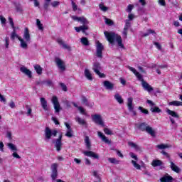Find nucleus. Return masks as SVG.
Here are the masks:
<instances>
[{"label": "nucleus", "instance_id": "1", "mask_svg": "<svg viewBox=\"0 0 182 182\" xmlns=\"http://www.w3.org/2000/svg\"><path fill=\"white\" fill-rule=\"evenodd\" d=\"M9 21L11 28H13L11 39L12 41H15V38H17L20 41L21 48H22L23 49H28V43H31V33H29V29L28 28H25L23 35V38H21V37H19V36H18V34H16V29L15 28L14 19L11 17H9Z\"/></svg>", "mask_w": 182, "mask_h": 182}, {"label": "nucleus", "instance_id": "2", "mask_svg": "<svg viewBox=\"0 0 182 182\" xmlns=\"http://www.w3.org/2000/svg\"><path fill=\"white\" fill-rule=\"evenodd\" d=\"M105 36L108 41L111 45H113L114 43V41H117L118 46L119 48H124V46L123 45L122 36H119L118 34H116L114 32H108L105 31L104 32Z\"/></svg>", "mask_w": 182, "mask_h": 182}, {"label": "nucleus", "instance_id": "3", "mask_svg": "<svg viewBox=\"0 0 182 182\" xmlns=\"http://www.w3.org/2000/svg\"><path fill=\"white\" fill-rule=\"evenodd\" d=\"M135 126L137 129L140 130L141 132H146L148 134H151L152 136H154L156 135L154 130H153V128L149 126V124H147V123L146 122L136 124Z\"/></svg>", "mask_w": 182, "mask_h": 182}, {"label": "nucleus", "instance_id": "4", "mask_svg": "<svg viewBox=\"0 0 182 182\" xmlns=\"http://www.w3.org/2000/svg\"><path fill=\"white\" fill-rule=\"evenodd\" d=\"M58 134V130L54 129L52 130L49 127H46L45 130H44V140L46 141H48V140H50L52 139V136H53L54 137H56Z\"/></svg>", "mask_w": 182, "mask_h": 182}, {"label": "nucleus", "instance_id": "5", "mask_svg": "<svg viewBox=\"0 0 182 182\" xmlns=\"http://www.w3.org/2000/svg\"><path fill=\"white\" fill-rule=\"evenodd\" d=\"M92 122H95L96 124L101 126L102 127H105V122H103V119L100 114H95L92 115Z\"/></svg>", "mask_w": 182, "mask_h": 182}, {"label": "nucleus", "instance_id": "6", "mask_svg": "<svg viewBox=\"0 0 182 182\" xmlns=\"http://www.w3.org/2000/svg\"><path fill=\"white\" fill-rule=\"evenodd\" d=\"M129 156L132 159H134V160H132L131 163L133 164L134 167L136 168V170H140L141 168V166L140 164H137V161H139V158L137 157V155H136L133 152L129 153Z\"/></svg>", "mask_w": 182, "mask_h": 182}, {"label": "nucleus", "instance_id": "7", "mask_svg": "<svg viewBox=\"0 0 182 182\" xmlns=\"http://www.w3.org/2000/svg\"><path fill=\"white\" fill-rule=\"evenodd\" d=\"M102 70V66H100V63H94L92 70H94L95 73L100 76V77H105V74L100 73Z\"/></svg>", "mask_w": 182, "mask_h": 182}, {"label": "nucleus", "instance_id": "8", "mask_svg": "<svg viewBox=\"0 0 182 182\" xmlns=\"http://www.w3.org/2000/svg\"><path fill=\"white\" fill-rule=\"evenodd\" d=\"M55 62L57 67L58 69H60V70H61V72H65V70H66V65L62 59H60L59 57H55Z\"/></svg>", "mask_w": 182, "mask_h": 182}, {"label": "nucleus", "instance_id": "9", "mask_svg": "<svg viewBox=\"0 0 182 182\" xmlns=\"http://www.w3.org/2000/svg\"><path fill=\"white\" fill-rule=\"evenodd\" d=\"M103 49H105V46L100 41H97L96 43V52L97 58L103 57Z\"/></svg>", "mask_w": 182, "mask_h": 182}, {"label": "nucleus", "instance_id": "10", "mask_svg": "<svg viewBox=\"0 0 182 182\" xmlns=\"http://www.w3.org/2000/svg\"><path fill=\"white\" fill-rule=\"evenodd\" d=\"M51 102L54 106V110L55 113H59L60 112V104H59V100H58V97L53 96Z\"/></svg>", "mask_w": 182, "mask_h": 182}, {"label": "nucleus", "instance_id": "11", "mask_svg": "<svg viewBox=\"0 0 182 182\" xmlns=\"http://www.w3.org/2000/svg\"><path fill=\"white\" fill-rule=\"evenodd\" d=\"M51 178L53 181L56 180L58 178V164L55 163L51 165Z\"/></svg>", "mask_w": 182, "mask_h": 182}, {"label": "nucleus", "instance_id": "12", "mask_svg": "<svg viewBox=\"0 0 182 182\" xmlns=\"http://www.w3.org/2000/svg\"><path fill=\"white\" fill-rule=\"evenodd\" d=\"M139 82H141L142 87L145 90H146V92H149V93H150V92H153L154 90L153 87H151V85H150L147 82H146L143 77L139 80Z\"/></svg>", "mask_w": 182, "mask_h": 182}, {"label": "nucleus", "instance_id": "13", "mask_svg": "<svg viewBox=\"0 0 182 182\" xmlns=\"http://www.w3.org/2000/svg\"><path fill=\"white\" fill-rule=\"evenodd\" d=\"M127 107L129 112H132L134 116H136L137 113L134 111V107H133V98L129 97L127 99Z\"/></svg>", "mask_w": 182, "mask_h": 182}, {"label": "nucleus", "instance_id": "14", "mask_svg": "<svg viewBox=\"0 0 182 182\" xmlns=\"http://www.w3.org/2000/svg\"><path fill=\"white\" fill-rule=\"evenodd\" d=\"M83 154L87 156V157H92V159L99 160V155L92 151H84Z\"/></svg>", "mask_w": 182, "mask_h": 182}, {"label": "nucleus", "instance_id": "15", "mask_svg": "<svg viewBox=\"0 0 182 182\" xmlns=\"http://www.w3.org/2000/svg\"><path fill=\"white\" fill-rule=\"evenodd\" d=\"M72 19H73V21H77V22H81L82 25H87L89 23V21L85 17H77L75 16H73Z\"/></svg>", "mask_w": 182, "mask_h": 182}, {"label": "nucleus", "instance_id": "16", "mask_svg": "<svg viewBox=\"0 0 182 182\" xmlns=\"http://www.w3.org/2000/svg\"><path fill=\"white\" fill-rule=\"evenodd\" d=\"M56 42L58 43V45H60V46H62L63 48V49H67V50H72V48L70 47V46L65 43L63 42V40H62L61 38H58L56 40Z\"/></svg>", "mask_w": 182, "mask_h": 182}, {"label": "nucleus", "instance_id": "17", "mask_svg": "<svg viewBox=\"0 0 182 182\" xmlns=\"http://www.w3.org/2000/svg\"><path fill=\"white\" fill-rule=\"evenodd\" d=\"M55 147L57 151H60L62 149V134H60L58 139L55 140Z\"/></svg>", "mask_w": 182, "mask_h": 182}, {"label": "nucleus", "instance_id": "18", "mask_svg": "<svg viewBox=\"0 0 182 182\" xmlns=\"http://www.w3.org/2000/svg\"><path fill=\"white\" fill-rule=\"evenodd\" d=\"M170 168L172 170V171H174V173H177L178 174L179 173H181V168L178 167L174 162L172 161H170Z\"/></svg>", "mask_w": 182, "mask_h": 182}, {"label": "nucleus", "instance_id": "19", "mask_svg": "<svg viewBox=\"0 0 182 182\" xmlns=\"http://www.w3.org/2000/svg\"><path fill=\"white\" fill-rule=\"evenodd\" d=\"M20 71L22 72V73H24V75H26V76H28V77H29L30 79L32 78V71L29 69H27L26 67H21Z\"/></svg>", "mask_w": 182, "mask_h": 182}, {"label": "nucleus", "instance_id": "20", "mask_svg": "<svg viewBox=\"0 0 182 182\" xmlns=\"http://www.w3.org/2000/svg\"><path fill=\"white\" fill-rule=\"evenodd\" d=\"M103 85L107 90H113V89H114V84L110 82V81H104Z\"/></svg>", "mask_w": 182, "mask_h": 182}, {"label": "nucleus", "instance_id": "21", "mask_svg": "<svg viewBox=\"0 0 182 182\" xmlns=\"http://www.w3.org/2000/svg\"><path fill=\"white\" fill-rule=\"evenodd\" d=\"M40 102L41 104V107L46 112H48L49 110V107H48V101L44 97H41L40 99Z\"/></svg>", "mask_w": 182, "mask_h": 182}, {"label": "nucleus", "instance_id": "22", "mask_svg": "<svg viewBox=\"0 0 182 182\" xmlns=\"http://www.w3.org/2000/svg\"><path fill=\"white\" fill-rule=\"evenodd\" d=\"M75 122H77L78 124H80L81 126H85V127L87 128V122H86L84 119H82L80 117H76Z\"/></svg>", "mask_w": 182, "mask_h": 182}, {"label": "nucleus", "instance_id": "23", "mask_svg": "<svg viewBox=\"0 0 182 182\" xmlns=\"http://www.w3.org/2000/svg\"><path fill=\"white\" fill-rule=\"evenodd\" d=\"M128 69H129V70H131V72L134 73L135 76H136L138 80H140L141 79H142L143 75H141L139 72H137V70L134 68L128 67Z\"/></svg>", "mask_w": 182, "mask_h": 182}, {"label": "nucleus", "instance_id": "24", "mask_svg": "<svg viewBox=\"0 0 182 182\" xmlns=\"http://www.w3.org/2000/svg\"><path fill=\"white\" fill-rule=\"evenodd\" d=\"M82 102L85 105V106H87V107H90V109H92V107H93L95 105L93 102H90L87 100V98H86V97H82Z\"/></svg>", "mask_w": 182, "mask_h": 182}, {"label": "nucleus", "instance_id": "25", "mask_svg": "<svg viewBox=\"0 0 182 182\" xmlns=\"http://www.w3.org/2000/svg\"><path fill=\"white\" fill-rule=\"evenodd\" d=\"M97 134H98L99 138L101 139L102 140V141H104V143L110 144V141H109V139H107V137H106V136H105V134H103V133L98 132Z\"/></svg>", "mask_w": 182, "mask_h": 182}, {"label": "nucleus", "instance_id": "26", "mask_svg": "<svg viewBox=\"0 0 182 182\" xmlns=\"http://www.w3.org/2000/svg\"><path fill=\"white\" fill-rule=\"evenodd\" d=\"M166 113H168V114H169V116H172V117H175L176 119H180V116L178 115V114H177V112L168 109H166Z\"/></svg>", "mask_w": 182, "mask_h": 182}, {"label": "nucleus", "instance_id": "27", "mask_svg": "<svg viewBox=\"0 0 182 182\" xmlns=\"http://www.w3.org/2000/svg\"><path fill=\"white\" fill-rule=\"evenodd\" d=\"M128 145L130 147H132L133 149H134L136 150V151H141V148L140 146H139V145L134 144V142L129 141Z\"/></svg>", "mask_w": 182, "mask_h": 182}, {"label": "nucleus", "instance_id": "28", "mask_svg": "<svg viewBox=\"0 0 182 182\" xmlns=\"http://www.w3.org/2000/svg\"><path fill=\"white\" fill-rule=\"evenodd\" d=\"M114 97L115 100H117V102L119 103V105H123V103H124V101L123 100V98L122 97V95H120V94L116 93Z\"/></svg>", "mask_w": 182, "mask_h": 182}, {"label": "nucleus", "instance_id": "29", "mask_svg": "<svg viewBox=\"0 0 182 182\" xmlns=\"http://www.w3.org/2000/svg\"><path fill=\"white\" fill-rule=\"evenodd\" d=\"M87 29H89V26H86V24H84L83 26H80L79 27H75V30L76 31V32H81L82 31H87Z\"/></svg>", "mask_w": 182, "mask_h": 182}, {"label": "nucleus", "instance_id": "30", "mask_svg": "<svg viewBox=\"0 0 182 182\" xmlns=\"http://www.w3.org/2000/svg\"><path fill=\"white\" fill-rule=\"evenodd\" d=\"M85 143L87 150H90V149H92V144L90 143V139H89L88 136H85Z\"/></svg>", "mask_w": 182, "mask_h": 182}, {"label": "nucleus", "instance_id": "31", "mask_svg": "<svg viewBox=\"0 0 182 182\" xmlns=\"http://www.w3.org/2000/svg\"><path fill=\"white\" fill-rule=\"evenodd\" d=\"M151 166H153V167H159L160 166H163V161L160 160H153L151 162Z\"/></svg>", "mask_w": 182, "mask_h": 182}, {"label": "nucleus", "instance_id": "32", "mask_svg": "<svg viewBox=\"0 0 182 182\" xmlns=\"http://www.w3.org/2000/svg\"><path fill=\"white\" fill-rule=\"evenodd\" d=\"M170 147H171V145L164 144H161L156 146V148L159 149V150H164L166 149H170Z\"/></svg>", "mask_w": 182, "mask_h": 182}, {"label": "nucleus", "instance_id": "33", "mask_svg": "<svg viewBox=\"0 0 182 182\" xmlns=\"http://www.w3.org/2000/svg\"><path fill=\"white\" fill-rule=\"evenodd\" d=\"M33 68L38 75H42V70H43V69L41 65L36 64L33 65Z\"/></svg>", "mask_w": 182, "mask_h": 182}, {"label": "nucleus", "instance_id": "34", "mask_svg": "<svg viewBox=\"0 0 182 182\" xmlns=\"http://www.w3.org/2000/svg\"><path fill=\"white\" fill-rule=\"evenodd\" d=\"M85 76L87 77L88 80H93V77H92V73H90V71L89 70L85 69Z\"/></svg>", "mask_w": 182, "mask_h": 182}, {"label": "nucleus", "instance_id": "35", "mask_svg": "<svg viewBox=\"0 0 182 182\" xmlns=\"http://www.w3.org/2000/svg\"><path fill=\"white\" fill-rule=\"evenodd\" d=\"M80 42L82 45H84V46H89V40H87V38H81Z\"/></svg>", "mask_w": 182, "mask_h": 182}, {"label": "nucleus", "instance_id": "36", "mask_svg": "<svg viewBox=\"0 0 182 182\" xmlns=\"http://www.w3.org/2000/svg\"><path fill=\"white\" fill-rule=\"evenodd\" d=\"M99 8L102 12H107L109 11V7L105 6L103 3L99 4Z\"/></svg>", "mask_w": 182, "mask_h": 182}, {"label": "nucleus", "instance_id": "37", "mask_svg": "<svg viewBox=\"0 0 182 182\" xmlns=\"http://www.w3.org/2000/svg\"><path fill=\"white\" fill-rule=\"evenodd\" d=\"M108 161L112 164H119L120 161L116 159L115 158H108Z\"/></svg>", "mask_w": 182, "mask_h": 182}, {"label": "nucleus", "instance_id": "38", "mask_svg": "<svg viewBox=\"0 0 182 182\" xmlns=\"http://www.w3.org/2000/svg\"><path fill=\"white\" fill-rule=\"evenodd\" d=\"M36 25L39 31H43V24L41 23V20L36 19Z\"/></svg>", "mask_w": 182, "mask_h": 182}, {"label": "nucleus", "instance_id": "39", "mask_svg": "<svg viewBox=\"0 0 182 182\" xmlns=\"http://www.w3.org/2000/svg\"><path fill=\"white\" fill-rule=\"evenodd\" d=\"M8 147L10 149V150H12V151H18V149L16 148V146L12 143L8 144Z\"/></svg>", "mask_w": 182, "mask_h": 182}, {"label": "nucleus", "instance_id": "40", "mask_svg": "<svg viewBox=\"0 0 182 182\" xmlns=\"http://www.w3.org/2000/svg\"><path fill=\"white\" fill-rule=\"evenodd\" d=\"M169 106H181V102L180 101H172L168 103Z\"/></svg>", "mask_w": 182, "mask_h": 182}, {"label": "nucleus", "instance_id": "41", "mask_svg": "<svg viewBox=\"0 0 182 182\" xmlns=\"http://www.w3.org/2000/svg\"><path fill=\"white\" fill-rule=\"evenodd\" d=\"M146 103H148V105H149L150 109H154L157 107V106H156V104L150 100H147Z\"/></svg>", "mask_w": 182, "mask_h": 182}, {"label": "nucleus", "instance_id": "42", "mask_svg": "<svg viewBox=\"0 0 182 182\" xmlns=\"http://www.w3.org/2000/svg\"><path fill=\"white\" fill-rule=\"evenodd\" d=\"M169 120L171 123V124L173 125L174 129H177V127H178V125L177 124V123L176 122V121L174 120V119H173V117H169Z\"/></svg>", "mask_w": 182, "mask_h": 182}, {"label": "nucleus", "instance_id": "43", "mask_svg": "<svg viewBox=\"0 0 182 182\" xmlns=\"http://www.w3.org/2000/svg\"><path fill=\"white\" fill-rule=\"evenodd\" d=\"M67 137H73V130L72 129H67V132L65 134Z\"/></svg>", "mask_w": 182, "mask_h": 182}, {"label": "nucleus", "instance_id": "44", "mask_svg": "<svg viewBox=\"0 0 182 182\" xmlns=\"http://www.w3.org/2000/svg\"><path fill=\"white\" fill-rule=\"evenodd\" d=\"M150 110L152 113H161V109L159 107H156L154 109H150Z\"/></svg>", "mask_w": 182, "mask_h": 182}, {"label": "nucleus", "instance_id": "45", "mask_svg": "<svg viewBox=\"0 0 182 182\" xmlns=\"http://www.w3.org/2000/svg\"><path fill=\"white\" fill-rule=\"evenodd\" d=\"M105 23L107 25H109V26H112V25H114V23L113 22V21H112L107 18H105Z\"/></svg>", "mask_w": 182, "mask_h": 182}, {"label": "nucleus", "instance_id": "46", "mask_svg": "<svg viewBox=\"0 0 182 182\" xmlns=\"http://www.w3.org/2000/svg\"><path fill=\"white\" fill-rule=\"evenodd\" d=\"M151 33L156 34V31H154V30H152V29H149L147 31V33H144L143 36H144V37L149 36V35H150Z\"/></svg>", "mask_w": 182, "mask_h": 182}, {"label": "nucleus", "instance_id": "47", "mask_svg": "<svg viewBox=\"0 0 182 182\" xmlns=\"http://www.w3.org/2000/svg\"><path fill=\"white\" fill-rule=\"evenodd\" d=\"M104 132L105 133V134H107L109 136L113 135V132L112 130L109 129V128H105Z\"/></svg>", "mask_w": 182, "mask_h": 182}, {"label": "nucleus", "instance_id": "48", "mask_svg": "<svg viewBox=\"0 0 182 182\" xmlns=\"http://www.w3.org/2000/svg\"><path fill=\"white\" fill-rule=\"evenodd\" d=\"M139 110L141 112V113H144V114H149V110L143 108L142 107H139Z\"/></svg>", "mask_w": 182, "mask_h": 182}, {"label": "nucleus", "instance_id": "49", "mask_svg": "<svg viewBox=\"0 0 182 182\" xmlns=\"http://www.w3.org/2000/svg\"><path fill=\"white\" fill-rule=\"evenodd\" d=\"M50 5L52 6L53 8H56V6H59V5H60V2L58 1H54L50 3Z\"/></svg>", "mask_w": 182, "mask_h": 182}, {"label": "nucleus", "instance_id": "50", "mask_svg": "<svg viewBox=\"0 0 182 182\" xmlns=\"http://www.w3.org/2000/svg\"><path fill=\"white\" fill-rule=\"evenodd\" d=\"M60 86L62 87L63 92H68V87L63 82L59 83Z\"/></svg>", "mask_w": 182, "mask_h": 182}, {"label": "nucleus", "instance_id": "51", "mask_svg": "<svg viewBox=\"0 0 182 182\" xmlns=\"http://www.w3.org/2000/svg\"><path fill=\"white\" fill-rule=\"evenodd\" d=\"M133 8H134V6H133L132 4H129L127 6V9H126L127 12L130 14V12H132V11L133 10Z\"/></svg>", "mask_w": 182, "mask_h": 182}, {"label": "nucleus", "instance_id": "52", "mask_svg": "<svg viewBox=\"0 0 182 182\" xmlns=\"http://www.w3.org/2000/svg\"><path fill=\"white\" fill-rule=\"evenodd\" d=\"M71 4L73 6V10L74 12H76V10L77 9V5H76V3L73 2V0H71Z\"/></svg>", "mask_w": 182, "mask_h": 182}, {"label": "nucleus", "instance_id": "53", "mask_svg": "<svg viewBox=\"0 0 182 182\" xmlns=\"http://www.w3.org/2000/svg\"><path fill=\"white\" fill-rule=\"evenodd\" d=\"M16 9L18 12H22V11H23V9H22V6H21V4H16Z\"/></svg>", "mask_w": 182, "mask_h": 182}, {"label": "nucleus", "instance_id": "54", "mask_svg": "<svg viewBox=\"0 0 182 182\" xmlns=\"http://www.w3.org/2000/svg\"><path fill=\"white\" fill-rule=\"evenodd\" d=\"M127 31H129V28H124V30L122 31L123 36L124 38H125V39L127 38Z\"/></svg>", "mask_w": 182, "mask_h": 182}, {"label": "nucleus", "instance_id": "55", "mask_svg": "<svg viewBox=\"0 0 182 182\" xmlns=\"http://www.w3.org/2000/svg\"><path fill=\"white\" fill-rule=\"evenodd\" d=\"M49 5H50V1H46L44 3L43 8L44 9H46V11H48V9L49 8Z\"/></svg>", "mask_w": 182, "mask_h": 182}, {"label": "nucleus", "instance_id": "56", "mask_svg": "<svg viewBox=\"0 0 182 182\" xmlns=\"http://www.w3.org/2000/svg\"><path fill=\"white\" fill-rule=\"evenodd\" d=\"M26 108L27 109V114L28 116H31V114H32V109L31 107H29L28 105L26 106Z\"/></svg>", "mask_w": 182, "mask_h": 182}, {"label": "nucleus", "instance_id": "57", "mask_svg": "<svg viewBox=\"0 0 182 182\" xmlns=\"http://www.w3.org/2000/svg\"><path fill=\"white\" fill-rule=\"evenodd\" d=\"M154 45H155L156 49H159V50H161V45L159 43L154 42Z\"/></svg>", "mask_w": 182, "mask_h": 182}, {"label": "nucleus", "instance_id": "58", "mask_svg": "<svg viewBox=\"0 0 182 182\" xmlns=\"http://www.w3.org/2000/svg\"><path fill=\"white\" fill-rule=\"evenodd\" d=\"M0 21L2 25H5V23H6V18H5L3 16H0Z\"/></svg>", "mask_w": 182, "mask_h": 182}, {"label": "nucleus", "instance_id": "59", "mask_svg": "<svg viewBox=\"0 0 182 182\" xmlns=\"http://www.w3.org/2000/svg\"><path fill=\"white\" fill-rule=\"evenodd\" d=\"M0 102H1L2 103H6V99L4 97V95H2V94L1 93H0Z\"/></svg>", "mask_w": 182, "mask_h": 182}, {"label": "nucleus", "instance_id": "60", "mask_svg": "<svg viewBox=\"0 0 182 182\" xmlns=\"http://www.w3.org/2000/svg\"><path fill=\"white\" fill-rule=\"evenodd\" d=\"M78 110L80 112L81 114H86V112H85V109L82 107H77Z\"/></svg>", "mask_w": 182, "mask_h": 182}, {"label": "nucleus", "instance_id": "61", "mask_svg": "<svg viewBox=\"0 0 182 182\" xmlns=\"http://www.w3.org/2000/svg\"><path fill=\"white\" fill-rule=\"evenodd\" d=\"M161 154H163V156H165V157H167V159H170V154L165 151H161Z\"/></svg>", "mask_w": 182, "mask_h": 182}, {"label": "nucleus", "instance_id": "62", "mask_svg": "<svg viewBox=\"0 0 182 182\" xmlns=\"http://www.w3.org/2000/svg\"><path fill=\"white\" fill-rule=\"evenodd\" d=\"M130 26H131L130 21L129 20H126L124 28L127 29H129Z\"/></svg>", "mask_w": 182, "mask_h": 182}, {"label": "nucleus", "instance_id": "63", "mask_svg": "<svg viewBox=\"0 0 182 182\" xmlns=\"http://www.w3.org/2000/svg\"><path fill=\"white\" fill-rule=\"evenodd\" d=\"M159 5L161 6H166V1L165 0H159Z\"/></svg>", "mask_w": 182, "mask_h": 182}, {"label": "nucleus", "instance_id": "64", "mask_svg": "<svg viewBox=\"0 0 182 182\" xmlns=\"http://www.w3.org/2000/svg\"><path fill=\"white\" fill-rule=\"evenodd\" d=\"M13 157H14L15 159H21V156L18 154V153L14 152L12 154Z\"/></svg>", "mask_w": 182, "mask_h": 182}]
</instances>
